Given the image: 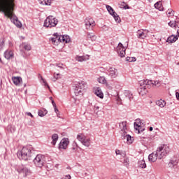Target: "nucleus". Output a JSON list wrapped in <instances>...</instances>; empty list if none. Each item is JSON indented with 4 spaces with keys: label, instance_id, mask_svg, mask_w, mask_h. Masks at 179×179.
<instances>
[{
    "label": "nucleus",
    "instance_id": "13",
    "mask_svg": "<svg viewBox=\"0 0 179 179\" xmlns=\"http://www.w3.org/2000/svg\"><path fill=\"white\" fill-rule=\"evenodd\" d=\"M148 30L139 29L136 32V36L138 38H142L143 40L148 37Z\"/></svg>",
    "mask_w": 179,
    "mask_h": 179
},
{
    "label": "nucleus",
    "instance_id": "38",
    "mask_svg": "<svg viewBox=\"0 0 179 179\" xmlns=\"http://www.w3.org/2000/svg\"><path fill=\"white\" fill-rule=\"evenodd\" d=\"M39 2L42 5H51V0H40Z\"/></svg>",
    "mask_w": 179,
    "mask_h": 179
},
{
    "label": "nucleus",
    "instance_id": "7",
    "mask_svg": "<svg viewBox=\"0 0 179 179\" xmlns=\"http://www.w3.org/2000/svg\"><path fill=\"white\" fill-rule=\"evenodd\" d=\"M45 156L43 155H37L34 159V163L36 167L41 169L45 164Z\"/></svg>",
    "mask_w": 179,
    "mask_h": 179
},
{
    "label": "nucleus",
    "instance_id": "49",
    "mask_svg": "<svg viewBox=\"0 0 179 179\" xmlns=\"http://www.w3.org/2000/svg\"><path fill=\"white\" fill-rule=\"evenodd\" d=\"M54 109H55V112L56 113V114L57 115V117H59V114H58V113H59V110H58V108H57V107L56 108H54Z\"/></svg>",
    "mask_w": 179,
    "mask_h": 179
},
{
    "label": "nucleus",
    "instance_id": "47",
    "mask_svg": "<svg viewBox=\"0 0 179 179\" xmlns=\"http://www.w3.org/2000/svg\"><path fill=\"white\" fill-rule=\"evenodd\" d=\"M168 24L170 27H176V21H170Z\"/></svg>",
    "mask_w": 179,
    "mask_h": 179
},
{
    "label": "nucleus",
    "instance_id": "29",
    "mask_svg": "<svg viewBox=\"0 0 179 179\" xmlns=\"http://www.w3.org/2000/svg\"><path fill=\"white\" fill-rule=\"evenodd\" d=\"M61 38H62V43H68L71 41V38H69V36L68 35L62 36Z\"/></svg>",
    "mask_w": 179,
    "mask_h": 179
},
{
    "label": "nucleus",
    "instance_id": "59",
    "mask_svg": "<svg viewBox=\"0 0 179 179\" xmlns=\"http://www.w3.org/2000/svg\"><path fill=\"white\" fill-rule=\"evenodd\" d=\"M124 9H129V6H124Z\"/></svg>",
    "mask_w": 179,
    "mask_h": 179
},
{
    "label": "nucleus",
    "instance_id": "8",
    "mask_svg": "<svg viewBox=\"0 0 179 179\" xmlns=\"http://www.w3.org/2000/svg\"><path fill=\"white\" fill-rule=\"evenodd\" d=\"M15 170L19 173L20 174H23L24 177H27L29 174L31 173V171L30 169H29L27 167H26L24 165H16L15 166Z\"/></svg>",
    "mask_w": 179,
    "mask_h": 179
},
{
    "label": "nucleus",
    "instance_id": "53",
    "mask_svg": "<svg viewBox=\"0 0 179 179\" xmlns=\"http://www.w3.org/2000/svg\"><path fill=\"white\" fill-rule=\"evenodd\" d=\"M176 96L177 100H179V93L178 92L176 93Z\"/></svg>",
    "mask_w": 179,
    "mask_h": 179
},
{
    "label": "nucleus",
    "instance_id": "6",
    "mask_svg": "<svg viewBox=\"0 0 179 179\" xmlns=\"http://www.w3.org/2000/svg\"><path fill=\"white\" fill-rule=\"evenodd\" d=\"M58 24V20H57L54 16L50 15L48 17L44 22L45 27H55Z\"/></svg>",
    "mask_w": 179,
    "mask_h": 179
},
{
    "label": "nucleus",
    "instance_id": "32",
    "mask_svg": "<svg viewBox=\"0 0 179 179\" xmlns=\"http://www.w3.org/2000/svg\"><path fill=\"white\" fill-rule=\"evenodd\" d=\"M138 166L141 169H146V162H145V160H141L138 162Z\"/></svg>",
    "mask_w": 179,
    "mask_h": 179
},
{
    "label": "nucleus",
    "instance_id": "37",
    "mask_svg": "<svg viewBox=\"0 0 179 179\" xmlns=\"http://www.w3.org/2000/svg\"><path fill=\"white\" fill-rule=\"evenodd\" d=\"M98 82L99 83H102V85H104L105 83H107V80H106V78L102 76V77H99L98 78Z\"/></svg>",
    "mask_w": 179,
    "mask_h": 179
},
{
    "label": "nucleus",
    "instance_id": "50",
    "mask_svg": "<svg viewBox=\"0 0 179 179\" xmlns=\"http://www.w3.org/2000/svg\"><path fill=\"white\" fill-rule=\"evenodd\" d=\"M136 121V123L139 124L140 127H141L142 124H141V119H137Z\"/></svg>",
    "mask_w": 179,
    "mask_h": 179
},
{
    "label": "nucleus",
    "instance_id": "41",
    "mask_svg": "<svg viewBox=\"0 0 179 179\" xmlns=\"http://www.w3.org/2000/svg\"><path fill=\"white\" fill-rule=\"evenodd\" d=\"M166 15L170 17V16H174V11L171 9H169L166 11Z\"/></svg>",
    "mask_w": 179,
    "mask_h": 179
},
{
    "label": "nucleus",
    "instance_id": "36",
    "mask_svg": "<svg viewBox=\"0 0 179 179\" xmlns=\"http://www.w3.org/2000/svg\"><path fill=\"white\" fill-rule=\"evenodd\" d=\"M87 38H90V40H92V41H96V35L93 34L87 33Z\"/></svg>",
    "mask_w": 179,
    "mask_h": 179
},
{
    "label": "nucleus",
    "instance_id": "22",
    "mask_svg": "<svg viewBox=\"0 0 179 179\" xmlns=\"http://www.w3.org/2000/svg\"><path fill=\"white\" fill-rule=\"evenodd\" d=\"M76 61H78V62H83V61H87V59H89V55L76 56Z\"/></svg>",
    "mask_w": 179,
    "mask_h": 179
},
{
    "label": "nucleus",
    "instance_id": "14",
    "mask_svg": "<svg viewBox=\"0 0 179 179\" xmlns=\"http://www.w3.org/2000/svg\"><path fill=\"white\" fill-rule=\"evenodd\" d=\"M132 99H134V94H132V92L129 90H125L122 94V99L129 100V101H131Z\"/></svg>",
    "mask_w": 179,
    "mask_h": 179
},
{
    "label": "nucleus",
    "instance_id": "57",
    "mask_svg": "<svg viewBox=\"0 0 179 179\" xmlns=\"http://www.w3.org/2000/svg\"><path fill=\"white\" fill-rule=\"evenodd\" d=\"M177 37L178 38L179 37V29L177 30Z\"/></svg>",
    "mask_w": 179,
    "mask_h": 179
},
{
    "label": "nucleus",
    "instance_id": "3",
    "mask_svg": "<svg viewBox=\"0 0 179 179\" xmlns=\"http://www.w3.org/2000/svg\"><path fill=\"white\" fill-rule=\"evenodd\" d=\"M120 129H121L122 139H126L127 145H131L134 142V138L131 135L127 134V122H122L120 123Z\"/></svg>",
    "mask_w": 179,
    "mask_h": 179
},
{
    "label": "nucleus",
    "instance_id": "18",
    "mask_svg": "<svg viewBox=\"0 0 179 179\" xmlns=\"http://www.w3.org/2000/svg\"><path fill=\"white\" fill-rule=\"evenodd\" d=\"M85 22V26L87 29H90V27H93L94 26H95L94 21H93V19H86Z\"/></svg>",
    "mask_w": 179,
    "mask_h": 179
},
{
    "label": "nucleus",
    "instance_id": "27",
    "mask_svg": "<svg viewBox=\"0 0 179 179\" xmlns=\"http://www.w3.org/2000/svg\"><path fill=\"white\" fill-rule=\"evenodd\" d=\"M156 104L157 106H158V107L163 108L166 106V101L163 99H159L156 101Z\"/></svg>",
    "mask_w": 179,
    "mask_h": 179
},
{
    "label": "nucleus",
    "instance_id": "4",
    "mask_svg": "<svg viewBox=\"0 0 179 179\" xmlns=\"http://www.w3.org/2000/svg\"><path fill=\"white\" fill-rule=\"evenodd\" d=\"M87 88V84L85 81H81L76 85L74 93L76 96H83L85 90Z\"/></svg>",
    "mask_w": 179,
    "mask_h": 179
},
{
    "label": "nucleus",
    "instance_id": "1",
    "mask_svg": "<svg viewBox=\"0 0 179 179\" xmlns=\"http://www.w3.org/2000/svg\"><path fill=\"white\" fill-rule=\"evenodd\" d=\"M14 8L15 4L12 1L7 3L6 0H0V9L3 12L5 16L10 19L17 27H22V22L13 13Z\"/></svg>",
    "mask_w": 179,
    "mask_h": 179
},
{
    "label": "nucleus",
    "instance_id": "55",
    "mask_svg": "<svg viewBox=\"0 0 179 179\" xmlns=\"http://www.w3.org/2000/svg\"><path fill=\"white\" fill-rule=\"evenodd\" d=\"M57 66H58V68H60L61 69H64V67L61 66L59 64H57Z\"/></svg>",
    "mask_w": 179,
    "mask_h": 179
},
{
    "label": "nucleus",
    "instance_id": "2",
    "mask_svg": "<svg viewBox=\"0 0 179 179\" xmlns=\"http://www.w3.org/2000/svg\"><path fill=\"white\" fill-rule=\"evenodd\" d=\"M33 152V146L31 145H27L24 146L21 150H18L17 152V156L20 160H30L31 159V155Z\"/></svg>",
    "mask_w": 179,
    "mask_h": 179
},
{
    "label": "nucleus",
    "instance_id": "58",
    "mask_svg": "<svg viewBox=\"0 0 179 179\" xmlns=\"http://www.w3.org/2000/svg\"><path fill=\"white\" fill-rule=\"evenodd\" d=\"M149 130H150V131H153V127H150Z\"/></svg>",
    "mask_w": 179,
    "mask_h": 179
},
{
    "label": "nucleus",
    "instance_id": "16",
    "mask_svg": "<svg viewBox=\"0 0 179 179\" xmlns=\"http://www.w3.org/2000/svg\"><path fill=\"white\" fill-rule=\"evenodd\" d=\"M157 157H159V154L157 153V151H156L148 156V160L149 162H151V163H155V162L157 160Z\"/></svg>",
    "mask_w": 179,
    "mask_h": 179
},
{
    "label": "nucleus",
    "instance_id": "33",
    "mask_svg": "<svg viewBox=\"0 0 179 179\" xmlns=\"http://www.w3.org/2000/svg\"><path fill=\"white\" fill-rule=\"evenodd\" d=\"M155 8L158 9V10H163V6L162 5V1H158L155 3Z\"/></svg>",
    "mask_w": 179,
    "mask_h": 179
},
{
    "label": "nucleus",
    "instance_id": "51",
    "mask_svg": "<svg viewBox=\"0 0 179 179\" xmlns=\"http://www.w3.org/2000/svg\"><path fill=\"white\" fill-rule=\"evenodd\" d=\"M52 104L54 107V108H55L57 107V104L55 103V102L54 101V100H52Z\"/></svg>",
    "mask_w": 179,
    "mask_h": 179
},
{
    "label": "nucleus",
    "instance_id": "21",
    "mask_svg": "<svg viewBox=\"0 0 179 179\" xmlns=\"http://www.w3.org/2000/svg\"><path fill=\"white\" fill-rule=\"evenodd\" d=\"M138 93L141 96H145V94L148 93V89L146 88V85L141 86L140 89L138 90Z\"/></svg>",
    "mask_w": 179,
    "mask_h": 179
},
{
    "label": "nucleus",
    "instance_id": "45",
    "mask_svg": "<svg viewBox=\"0 0 179 179\" xmlns=\"http://www.w3.org/2000/svg\"><path fill=\"white\" fill-rule=\"evenodd\" d=\"M41 80H42L44 86H46L48 89H50V85H48V83H47V81H45V80H44V78H43V77H41Z\"/></svg>",
    "mask_w": 179,
    "mask_h": 179
},
{
    "label": "nucleus",
    "instance_id": "25",
    "mask_svg": "<svg viewBox=\"0 0 179 179\" xmlns=\"http://www.w3.org/2000/svg\"><path fill=\"white\" fill-rule=\"evenodd\" d=\"M178 163V160L175 158L173 159H171V161L169 163V166L171 169H173V167H176Z\"/></svg>",
    "mask_w": 179,
    "mask_h": 179
},
{
    "label": "nucleus",
    "instance_id": "30",
    "mask_svg": "<svg viewBox=\"0 0 179 179\" xmlns=\"http://www.w3.org/2000/svg\"><path fill=\"white\" fill-rule=\"evenodd\" d=\"M71 150L72 153H76V152H78V143H76V142L74 141L73 143Z\"/></svg>",
    "mask_w": 179,
    "mask_h": 179
},
{
    "label": "nucleus",
    "instance_id": "24",
    "mask_svg": "<svg viewBox=\"0 0 179 179\" xmlns=\"http://www.w3.org/2000/svg\"><path fill=\"white\" fill-rule=\"evenodd\" d=\"M12 80L16 86H19L20 85V82H22V78L20 77H13Z\"/></svg>",
    "mask_w": 179,
    "mask_h": 179
},
{
    "label": "nucleus",
    "instance_id": "31",
    "mask_svg": "<svg viewBox=\"0 0 179 179\" xmlns=\"http://www.w3.org/2000/svg\"><path fill=\"white\" fill-rule=\"evenodd\" d=\"M48 113V112L45 109L43 108L38 110V114L39 117H44V115H47Z\"/></svg>",
    "mask_w": 179,
    "mask_h": 179
},
{
    "label": "nucleus",
    "instance_id": "56",
    "mask_svg": "<svg viewBox=\"0 0 179 179\" xmlns=\"http://www.w3.org/2000/svg\"><path fill=\"white\" fill-rule=\"evenodd\" d=\"M27 115H29L30 117H33V115L30 112L27 113Z\"/></svg>",
    "mask_w": 179,
    "mask_h": 179
},
{
    "label": "nucleus",
    "instance_id": "39",
    "mask_svg": "<svg viewBox=\"0 0 179 179\" xmlns=\"http://www.w3.org/2000/svg\"><path fill=\"white\" fill-rule=\"evenodd\" d=\"M22 46L27 51H30V50H31V46L28 43H22Z\"/></svg>",
    "mask_w": 179,
    "mask_h": 179
},
{
    "label": "nucleus",
    "instance_id": "42",
    "mask_svg": "<svg viewBox=\"0 0 179 179\" xmlns=\"http://www.w3.org/2000/svg\"><path fill=\"white\" fill-rule=\"evenodd\" d=\"M126 61H127V62H135V61H136V58L127 57L126 58Z\"/></svg>",
    "mask_w": 179,
    "mask_h": 179
},
{
    "label": "nucleus",
    "instance_id": "43",
    "mask_svg": "<svg viewBox=\"0 0 179 179\" xmlns=\"http://www.w3.org/2000/svg\"><path fill=\"white\" fill-rule=\"evenodd\" d=\"M116 101H117L118 104H122V99H121V97H120V95L118 94L116 97Z\"/></svg>",
    "mask_w": 179,
    "mask_h": 179
},
{
    "label": "nucleus",
    "instance_id": "5",
    "mask_svg": "<svg viewBox=\"0 0 179 179\" xmlns=\"http://www.w3.org/2000/svg\"><path fill=\"white\" fill-rule=\"evenodd\" d=\"M158 153V159L162 160L163 157H166L170 153V147L167 145H162L157 149Z\"/></svg>",
    "mask_w": 179,
    "mask_h": 179
},
{
    "label": "nucleus",
    "instance_id": "35",
    "mask_svg": "<svg viewBox=\"0 0 179 179\" xmlns=\"http://www.w3.org/2000/svg\"><path fill=\"white\" fill-rule=\"evenodd\" d=\"M106 9L108 10V12L110 13V15H114V13H115V11H114V9L112 8L111 6L106 5Z\"/></svg>",
    "mask_w": 179,
    "mask_h": 179
},
{
    "label": "nucleus",
    "instance_id": "28",
    "mask_svg": "<svg viewBox=\"0 0 179 179\" xmlns=\"http://www.w3.org/2000/svg\"><path fill=\"white\" fill-rule=\"evenodd\" d=\"M58 139H59L58 134H54L52 136V142H51V143L53 145V146H55V145L57 144V142L58 141Z\"/></svg>",
    "mask_w": 179,
    "mask_h": 179
},
{
    "label": "nucleus",
    "instance_id": "12",
    "mask_svg": "<svg viewBox=\"0 0 179 179\" xmlns=\"http://www.w3.org/2000/svg\"><path fill=\"white\" fill-rule=\"evenodd\" d=\"M62 36L58 35L57 33L53 35V37L50 39V41H52V44L54 45H58L59 43H62Z\"/></svg>",
    "mask_w": 179,
    "mask_h": 179
},
{
    "label": "nucleus",
    "instance_id": "61",
    "mask_svg": "<svg viewBox=\"0 0 179 179\" xmlns=\"http://www.w3.org/2000/svg\"><path fill=\"white\" fill-rule=\"evenodd\" d=\"M149 1V2H152V0H148Z\"/></svg>",
    "mask_w": 179,
    "mask_h": 179
},
{
    "label": "nucleus",
    "instance_id": "62",
    "mask_svg": "<svg viewBox=\"0 0 179 179\" xmlns=\"http://www.w3.org/2000/svg\"><path fill=\"white\" fill-rule=\"evenodd\" d=\"M69 1H71V0H69Z\"/></svg>",
    "mask_w": 179,
    "mask_h": 179
},
{
    "label": "nucleus",
    "instance_id": "46",
    "mask_svg": "<svg viewBox=\"0 0 179 179\" xmlns=\"http://www.w3.org/2000/svg\"><path fill=\"white\" fill-rule=\"evenodd\" d=\"M115 154L116 155H120V156H122L124 157V156H125V154L122 152H121L120 150H115Z\"/></svg>",
    "mask_w": 179,
    "mask_h": 179
},
{
    "label": "nucleus",
    "instance_id": "20",
    "mask_svg": "<svg viewBox=\"0 0 179 179\" xmlns=\"http://www.w3.org/2000/svg\"><path fill=\"white\" fill-rule=\"evenodd\" d=\"M14 57L13 51L8 50L4 52L6 59H12Z\"/></svg>",
    "mask_w": 179,
    "mask_h": 179
},
{
    "label": "nucleus",
    "instance_id": "9",
    "mask_svg": "<svg viewBox=\"0 0 179 179\" xmlns=\"http://www.w3.org/2000/svg\"><path fill=\"white\" fill-rule=\"evenodd\" d=\"M77 139L78 141L81 142V143H83L84 146H86L87 148H89V146H90V138H86L85 135L78 134Z\"/></svg>",
    "mask_w": 179,
    "mask_h": 179
},
{
    "label": "nucleus",
    "instance_id": "10",
    "mask_svg": "<svg viewBox=\"0 0 179 179\" xmlns=\"http://www.w3.org/2000/svg\"><path fill=\"white\" fill-rule=\"evenodd\" d=\"M106 73L108 76L110 77V79H115L118 76V70L114 67L106 68Z\"/></svg>",
    "mask_w": 179,
    "mask_h": 179
},
{
    "label": "nucleus",
    "instance_id": "40",
    "mask_svg": "<svg viewBox=\"0 0 179 179\" xmlns=\"http://www.w3.org/2000/svg\"><path fill=\"white\" fill-rule=\"evenodd\" d=\"M61 78V74L60 73H54V77L52 78L53 82H55L56 80H58Z\"/></svg>",
    "mask_w": 179,
    "mask_h": 179
},
{
    "label": "nucleus",
    "instance_id": "34",
    "mask_svg": "<svg viewBox=\"0 0 179 179\" xmlns=\"http://www.w3.org/2000/svg\"><path fill=\"white\" fill-rule=\"evenodd\" d=\"M111 16L114 17L117 23H120L121 22V19L120 18V16L118 15V14H117V13H113Z\"/></svg>",
    "mask_w": 179,
    "mask_h": 179
},
{
    "label": "nucleus",
    "instance_id": "52",
    "mask_svg": "<svg viewBox=\"0 0 179 179\" xmlns=\"http://www.w3.org/2000/svg\"><path fill=\"white\" fill-rule=\"evenodd\" d=\"M99 106H94V112H95V113H97V110H99Z\"/></svg>",
    "mask_w": 179,
    "mask_h": 179
},
{
    "label": "nucleus",
    "instance_id": "23",
    "mask_svg": "<svg viewBox=\"0 0 179 179\" xmlns=\"http://www.w3.org/2000/svg\"><path fill=\"white\" fill-rule=\"evenodd\" d=\"M134 129L136 131H138V134H141V132H143L145 131V129L142 128V126L141 124L134 123Z\"/></svg>",
    "mask_w": 179,
    "mask_h": 179
},
{
    "label": "nucleus",
    "instance_id": "26",
    "mask_svg": "<svg viewBox=\"0 0 179 179\" xmlns=\"http://www.w3.org/2000/svg\"><path fill=\"white\" fill-rule=\"evenodd\" d=\"M178 40L177 36L171 35L167 38V43H176Z\"/></svg>",
    "mask_w": 179,
    "mask_h": 179
},
{
    "label": "nucleus",
    "instance_id": "19",
    "mask_svg": "<svg viewBox=\"0 0 179 179\" xmlns=\"http://www.w3.org/2000/svg\"><path fill=\"white\" fill-rule=\"evenodd\" d=\"M94 94H96V96H97V97H99V99L104 98V94H103L101 89L99 87L94 88Z\"/></svg>",
    "mask_w": 179,
    "mask_h": 179
},
{
    "label": "nucleus",
    "instance_id": "48",
    "mask_svg": "<svg viewBox=\"0 0 179 179\" xmlns=\"http://www.w3.org/2000/svg\"><path fill=\"white\" fill-rule=\"evenodd\" d=\"M5 46V42L3 41L0 42V51L1 50H2L3 48V47Z\"/></svg>",
    "mask_w": 179,
    "mask_h": 179
},
{
    "label": "nucleus",
    "instance_id": "54",
    "mask_svg": "<svg viewBox=\"0 0 179 179\" xmlns=\"http://www.w3.org/2000/svg\"><path fill=\"white\" fill-rule=\"evenodd\" d=\"M65 179H71V175H66Z\"/></svg>",
    "mask_w": 179,
    "mask_h": 179
},
{
    "label": "nucleus",
    "instance_id": "11",
    "mask_svg": "<svg viewBox=\"0 0 179 179\" xmlns=\"http://www.w3.org/2000/svg\"><path fill=\"white\" fill-rule=\"evenodd\" d=\"M126 50L127 48H125V47H124V45H122V43H119L117 47L116 48V51L121 58H124V57H125Z\"/></svg>",
    "mask_w": 179,
    "mask_h": 179
},
{
    "label": "nucleus",
    "instance_id": "60",
    "mask_svg": "<svg viewBox=\"0 0 179 179\" xmlns=\"http://www.w3.org/2000/svg\"><path fill=\"white\" fill-rule=\"evenodd\" d=\"M50 100H52V96H50Z\"/></svg>",
    "mask_w": 179,
    "mask_h": 179
},
{
    "label": "nucleus",
    "instance_id": "15",
    "mask_svg": "<svg viewBox=\"0 0 179 179\" xmlns=\"http://www.w3.org/2000/svg\"><path fill=\"white\" fill-rule=\"evenodd\" d=\"M68 145H69V139L63 138L59 143V149H66V148H68Z\"/></svg>",
    "mask_w": 179,
    "mask_h": 179
},
{
    "label": "nucleus",
    "instance_id": "17",
    "mask_svg": "<svg viewBox=\"0 0 179 179\" xmlns=\"http://www.w3.org/2000/svg\"><path fill=\"white\" fill-rule=\"evenodd\" d=\"M143 85H145V86H148V85H153L154 86H157V87H159V86H160V81H152L146 80L143 82Z\"/></svg>",
    "mask_w": 179,
    "mask_h": 179
},
{
    "label": "nucleus",
    "instance_id": "44",
    "mask_svg": "<svg viewBox=\"0 0 179 179\" xmlns=\"http://www.w3.org/2000/svg\"><path fill=\"white\" fill-rule=\"evenodd\" d=\"M124 166H128L129 164V159L125 158L122 162Z\"/></svg>",
    "mask_w": 179,
    "mask_h": 179
}]
</instances>
